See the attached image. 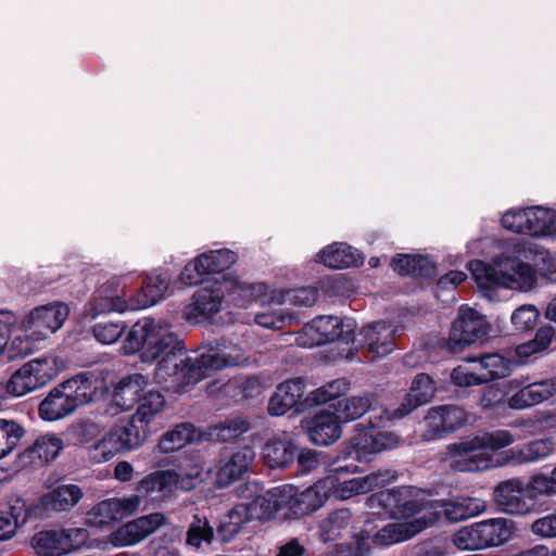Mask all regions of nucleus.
<instances>
[{"mask_svg":"<svg viewBox=\"0 0 556 556\" xmlns=\"http://www.w3.org/2000/svg\"><path fill=\"white\" fill-rule=\"evenodd\" d=\"M124 350L129 354L140 352L144 363H156L155 378L176 392L185 391L215 370L247 361L240 346L225 340L199 357L189 356L184 341L165 317L137 320L127 333Z\"/></svg>","mask_w":556,"mask_h":556,"instance_id":"f257e3e1","label":"nucleus"},{"mask_svg":"<svg viewBox=\"0 0 556 556\" xmlns=\"http://www.w3.org/2000/svg\"><path fill=\"white\" fill-rule=\"evenodd\" d=\"M500 253L490 262L472 261L469 263L470 273L481 295L489 301L500 300L501 290L527 292L538 280L536 269L521 261L518 253L521 245L514 241L498 243Z\"/></svg>","mask_w":556,"mask_h":556,"instance_id":"f03ea898","label":"nucleus"},{"mask_svg":"<svg viewBox=\"0 0 556 556\" xmlns=\"http://www.w3.org/2000/svg\"><path fill=\"white\" fill-rule=\"evenodd\" d=\"M514 531L513 521L491 518L459 529L453 535V542L463 551L501 546L513 538Z\"/></svg>","mask_w":556,"mask_h":556,"instance_id":"7ed1b4c3","label":"nucleus"},{"mask_svg":"<svg viewBox=\"0 0 556 556\" xmlns=\"http://www.w3.org/2000/svg\"><path fill=\"white\" fill-rule=\"evenodd\" d=\"M502 226L515 233L556 239V210L544 206L511 208L501 218Z\"/></svg>","mask_w":556,"mask_h":556,"instance_id":"20e7f679","label":"nucleus"},{"mask_svg":"<svg viewBox=\"0 0 556 556\" xmlns=\"http://www.w3.org/2000/svg\"><path fill=\"white\" fill-rule=\"evenodd\" d=\"M241 287L244 283L237 278L224 276L223 280H207L193 295L192 302L184 309V317L190 323H199L217 314L223 304L225 292L242 296Z\"/></svg>","mask_w":556,"mask_h":556,"instance_id":"39448f33","label":"nucleus"},{"mask_svg":"<svg viewBox=\"0 0 556 556\" xmlns=\"http://www.w3.org/2000/svg\"><path fill=\"white\" fill-rule=\"evenodd\" d=\"M357 467L354 466V471ZM351 470L348 466L337 467L331 470L324 480L329 483V497L333 496L338 501H346L356 495L365 494L377 488H381L396 479V473L391 469H380L364 477L344 479L343 475Z\"/></svg>","mask_w":556,"mask_h":556,"instance_id":"423d86ee","label":"nucleus"},{"mask_svg":"<svg viewBox=\"0 0 556 556\" xmlns=\"http://www.w3.org/2000/svg\"><path fill=\"white\" fill-rule=\"evenodd\" d=\"M356 323L352 318L319 316L304 325L295 336V342L302 348H314L336 340L349 344L354 341Z\"/></svg>","mask_w":556,"mask_h":556,"instance_id":"0eeeda50","label":"nucleus"},{"mask_svg":"<svg viewBox=\"0 0 556 556\" xmlns=\"http://www.w3.org/2000/svg\"><path fill=\"white\" fill-rule=\"evenodd\" d=\"M139 432L136 427H130L127 422L115 426L86 446L87 455L91 462L102 464L118 454L135 451L144 443L143 434Z\"/></svg>","mask_w":556,"mask_h":556,"instance_id":"6e6552de","label":"nucleus"},{"mask_svg":"<svg viewBox=\"0 0 556 556\" xmlns=\"http://www.w3.org/2000/svg\"><path fill=\"white\" fill-rule=\"evenodd\" d=\"M70 312L62 301L36 306L23 318L22 329L31 340H45L63 327Z\"/></svg>","mask_w":556,"mask_h":556,"instance_id":"1a4fd4ad","label":"nucleus"},{"mask_svg":"<svg viewBox=\"0 0 556 556\" xmlns=\"http://www.w3.org/2000/svg\"><path fill=\"white\" fill-rule=\"evenodd\" d=\"M490 331L491 325L486 318L475 308L464 305L452 325L447 349L457 353L466 345L482 339Z\"/></svg>","mask_w":556,"mask_h":556,"instance_id":"9d476101","label":"nucleus"},{"mask_svg":"<svg viewBox=\"0 0 556 556\" xmlns=\"http://www.w3.org/2000/svg\"><path fill=\"white\" fill-rule=\"evenodd\" d=\"M139 506V495L106 498L88 510L86 522L97 529H109L136 513Z\"/></svg>","mask_w":556,"mask_h":556,"instance_id":"9b49d317","label":"nucleus"},{"mask_svg":"<svg viewBox=\"0 0 556 556\" xmlns=\"http://www.w3.org/2000/svg\"><path fill=\"white\" fill-rule=\"evenodd\" d=\"M328 485L324 478L304 490L283 485L282 501L287 502V510L295 516H305L318 510L330 498Z\"/></svg>","mask_w":556,"mask_h":556,"instance_id":"f8f14e48","label":"nucleus"},{"mask_svg":"<svg viewBox=\"0 0 556 556\" xmlns=\"http://www.w3.org/2000/svg\"><path fill=\"white\" fill-rule=\"evenodd\" d=\"M445 459L457 471H480L490 467V454L480 446L477 437L447 446Z\"/></svg>","mask_w":556,"mask_h":556,"instance_id":"ddd939ff","label":"nucleus"},{"mask_svg":"<svg viewBox=\"0 0 556 556\" xmlns=\"http://www.w3.org/2000/svg\"><path fill=\"white\" fill-rule=\"evenodd\" d=\"M249 494H243V501L238 507L245 508L248 520H265L270 518L278 510L287 509V502L282 501V486L258 494L256 483L250 482L245 485Z\"/></svg>","mask_w":556,"mask_h":556,"instance_id":"4468645a","label":"nucleus"},{"mask_svg":"<svg viewBox=\"0 0 556 556\" xmlns=\"http://www.w3.org/2000/svg\"><path fill=\"white\" fill-rule=\"evenodd\" d=\"M469 421L468 414L454 405H442L429 409L425 417L424 439L431 441L454 432Z\"/></svg>","mask_w":556,"mask_h":556,"instance_id":"2eb2a0df","label":"nucleus"},{"mask_svg":"<svg viewBox=\"0 0 556 556\" xmlns=\"http://www.w3.org/2000/svg\"><path fill=\"white\" fill-rule=\"evenodd\" d=\"M166 521L167 517L163 513H152L139 517L112 532L109 541L116 547L135 545L153 534Z\"/></svg>","mask_w":556,"mask_h":556,"instance_id":"dca6fc26","label":"nucleus"},{"mask_svg":"<svg viewBox=\"0 0 556 556\" xmlns=\"http://www.w3.org/2000/svg\"><path fill=\"white\" fill-rule=\"evenodd\" d=\"M247 292L256 295V300L264 303L290 304L296 307L313 306L318 300V292L315 288L305 287L290 291L273 289L266 283H254L244 289Z\"/></svg>","mask_w":556,"mask_h":556,"instance_id":"f3484780","label":"nucleus"},{"mask_svg":"<svg viewBox=\"0 0 556 556\" xmlns=\"http://www.w3.org/2000/svg\"><path fill=\"white\" fill-rule=\"evenodd\" d=\"M397 331L399 327L391 321L371 323L361 330L358 342L366 345L368 356L376 359L392 352Z\"/></svg>","mask_w":556,"mask_h":556,"instance_id":"a211bd4d","label":"nucleus"},{"mask_svg":"<svg viewBox=\"0 0 556 556\" xmlns=\"http://www.w3.org/2000/svg\"><path fill=\"white\" fill-rule=\"evenodd\" d=\"M131 305V299L118 294L114 282H105L94 291L91 300L85 306L84 315L86 318L96 319L102 314L135 311Z\"/></svg>","mask_w":556,"mask_h":556,"instance_id":"6ab92c4d","label":"nucleus"},{"mask_svg":"<svg viewBox=\"0 0 556 556\" xmlns=\"http://www.w3.org/2000/svg\"><path fill=\"white\" fill-rule=\"evenodd\" d=\"M370 413V425L380 427L390 418L387 408L377 406L376 399L370 396H351L340 400L336 405V413L341 421H353L365 413Z\"/></svg>","mask_w":556,"mask_h":556,"instance_id":"aec40b11","label":"nucleus"},{"mask_svg":"<svg viewBox=\"0 0 556 556\" xmlns=\"http://www.w3.org/2000/svg\"><path fill=\"white\" fill-rule=\"evenodd\" d=\"M305 383L302 379H290L281 382L268 402V413L271 416H282L292 408L305 409Z\"/></svg>","mask_w":556,"mask_h":556,"instance_id":"412c9836","label":"nucleus"},{"mask_svg":"<svg viewBox=\"0 0 556 556\" xmlns=\"http://www.w3.org/2000/svg\"><path fill=\"white\" fill-rule=\"evenodd\" d=\"M148 387L149 379L141 374L123 378L114 387L108 414L115 416L132 408Z\"/></svg>","mask_w":556,"mask_h":556,"instance_id":"4be33fe9","label":"nucleus"},{"mask_svg":"<svg viewBox=\"0 0 556 556\" xmlns=\"http://www.w3.org/2000/svg\"><path fill=\"white\" fill-rule=\"evenodd\" d=\"M432 523H434V518L425 513L412 520L401 519V521L388 523L378 530L372 538V543L383 546L396 544L412 539Z\"/></svg>","mask_w":556,"mask_h":556,"instance_id":"5701e85b","label":"nucleus"},{"mask_svg":"<svg viewBox=\"0 0 556 556\" xmlns=\"http://www.w3.org/2000/svg\"><path fill=\"white\" fill-rule=\"evenodd\" d=\"M485 508L486 503L483 500L459 496L431 504L429 517H433L435 522L439 515L442 514L447 520L457 522L475 517L483 513Z\"/></svg>","mask_w":556,"mask_h":556,"instance_id":"b1692460","label":"nucleus"},{"mask_svg":"<svg viewBox=\"0 0 556 556\" xmlns=\"http://www.w3.org/2000/svg\"><path fill=\"white\" fill-rule=\"evenodd\" d=\"M252 286L253 285L244 283V287H241V298L243 300L247 299L250 303L247 305L242 303L241 306L249 308L253 303L260 306V309L253 313L255 324L268 329H281L283 326L290 324L294 319L293 314L280 307L282 304L268 302L263 304L261 301L256 300L255 294H251L244 290ZM233 301H236L240 305L238 298H235Z\"/></svg>","mask_w":556,"mask_h":556,"instance_id":"393cba45","label":"nucleus"},{"mask_svg":"<svg viewBox=\"0 0 556 556\" xmlns=\"http://www.w3.org/2000/svg\"><path fill=\"white\" fill-rule=\"evenodd\" d=\"M139 405L134 415L130 416L127 424L136 427L140 434H143V441L150 435V425L153 419L160 415L165 407L164 396L155 390L146 389L139 399Z\"/></svg>","mask_w":556,"mask_h":556,"instance_id":"a878e982","label":"nucleus"},{"mask_svg":"<svg viewBox=\"0 0 556 556\" xmlns=\"http://www.w3.org/2000/svg\"><path fill=\"white\" fill-rule=\"evenodd\" d=\"M526 485L521 479L501 482L494 491V497L501 509L511 515H522L531 510L525 498Z\"/></svg>","mask_w":556,"mask_h":556,"instance_id":"bb28decb","label":"nucleus"},{"mask_svg":"<svg viewBox=\"0 0 556 556\" xmlns=\"http://www.w3.org/2000/svg\"><path fill=\"white\" fill-rule=\"evenodd\" d=\"M77 405L64 382L53 388L40 403L39 416L47 421H55L71 415Z\"/></svg>","mask_w":556,"mask_h":556,"instance_id":"cd10ccee","label":"nucleus"},{"mask_svg":"<svg viewBox=\"0 0 556 556\" xmlns=\"http://www.w3.org/2000/svg\"><path fill=\"white\" fill-rule=\"evenodd\" d=\"M386 501L393 507V514L399 519L412 520L422 513L430 516V506L420 507L416 500V491L412 486H399L388 493H381Z\"/></svg>","mask_w":556,"mask_h":556,"instance_id":"c85d7f7f","label":"nucleus"},{"mask_svg":"<svg viewBox=\"0 0 556 556\" xmlns=\"http://www.w3.org/2000/svg\"><path fill=\"white\" fill-rule=\"evenodd\" d=\"M77 407L100 399L108 390L100 374H81L65 381Z\"/></svg>","mask_w":556,"mask_h":556,"instance_id":"c756f323","label":"nucleus"},{"mask_svg":"<svg viewBox=\"0 0 556 556\" xmlns=\"http://www.w3.org/2000/svg\"><path fill=\"white\" fill-rule=\"evenodd\" d=\"M84 496V492L77 484L58 482L48 485V491L41 497L46 509L63 513L76 506Z\"/></svg>","mask_w":556,"mask_h":556,"instance_id":"7c9ffc66","label":"nucleus"},{"mask_svg":"<svg viewBox=\"0 0 556 556\" xmlns=\"http://www.w3.org/2000/svg\"><path fill=\"white\" fill-rule=\"evenodd\" d=\"M170 276L167 271H153L149 275L137 295L130 296L135 311L153 306L162 301L169 289Z\"/></svg>","mask_w":556,"mask_h":556,"instance_id":"2f4dec72","label":"nucleus"},{"mask_svg":"<svg viewBox=\"0 0 556 556\" xmlns=\"http://www.w3.org/2000/svg\"><path fill=\"white\" fill-rule=\"evenodd\" d=\"M176 470H157L142 478L137 492L139 497H160L178 491Z\"/></svg>","mask_w":556,"mask_h":556,"instance_id":"473e14b6","label":"nucleus"},{"mask_svg":"<svg viewBox=\"0 0 556 556\" xmlns=\"http://www.w3.org/2000/svg\"><path fill=\"white\" fill-rule=\"evenodd\" d=\"M340 421L341 419L337 413L320 412L311 421L308 428L311 440L317 445H328L336 442L342 435Z\"/></svg>","mask_w":556,"mask_h":556,"instance_id":"72a5a7b5","label":"nucleus"},{"mask_svg":"<svg viewBox=\"0 0 556 556\" xmlns=\"http://www.w3.org/2000/svg\"><path fill=\"white\" fill-rule=\"evenodd\" d=\"M355 520L349 508H339L329 513L318 526V535L324 543L342 539L354 528Z\"/></svg>","mask_w":556,"mask_h":556,"instance_id":"f704fd0d","label":"nucleus"},{"mask_svg":"<svg viewBox=\"0 0 556 556\" xmlns=\"http://www.w3.org/2000/svg\"><path fill=\"white\" fill-rule=\"evenodd\" d=\"M254 459V452L250 447H243L222 462L216 472V483L226 486L238 480L249 469Z\"/></svg>","mask_w":556,"mask_h":556,"instance_id":"c9c22d12","label":"nucleus"},{"mask_svg":"<svg viewBox=\"0 0 556 556\" xmlns=\"http://www.w3.org/2000/svg\"><path fill=\"white\" fill-rule=\"evenodd\" d=\"M317 262L330 268H348L363 263L361 253L346 243H333L317 254Z\"/></svg>","mask_w":556,"mask_h":556,"instance_id":"e433bc0d","label":"nucleus"},{"mask_svg":"<svg viewBox=\"0 0 556 556\" xmlns=\"http://www.w3.org/2000/svg\"><path fill=\"white\" fill-rule=\"evenodd\" d=\"M296 448L287 438H273L268 440L263 450L264 463L273 469H283L293 463Z\"/></svg>","mask_w":556,"mask_h":556,"instance_id":"4c0bfd02","label":"nucleus"},{"mask_svg":"<svg viewBox=\"0 0 556 556\" xmlns=\"http://www.w3.org/2000/svg\"><path fill=\"white\" fill-rule=\"evenodd\" d=\"M554 448L555 443L552 439H536L522 446L508 450L506 458L517 464H532L548 457Z\"/></svg>","mask_w":556,"mask_h":556,"instance_id":"58836bf2","label":"nucleus"},{"mask_svg":"<svg viewBox=\"0 0 556 556\" xmlns=\"http://www.w3.org/2000/svg\"><path fill=\"white\" fill-rule=\"evenodd\" d=\"M62 439L53 433H46L36 439L23 457L28 458L31 464H43L53 460L63 450Z\"/></svg>","mask_w":556,"mask_h":556,"instance_id":"ea45409f","label":"nucleus"},{"mask_svg":"<svg viewBox=\"0 0 556 556\" xmlns=\"http://www.w3.org/2000/svg\"><path fill=\"white\" fill-rule=\"evenodd\" d=\"M199 437V432L191 424L182 422L164 433L160 439L157 446L162 453H173L185 445L197 441Z\"/></svg>","mask_w":556,"mask_h":556,"instance_id":"a19ab883","label":"nucleus"},{"mask_svg":"<svg viewBox=\"0 0 556 556\" xmlns=\"http://www.w3.org/2000/svg\"><path fill=\"white\" fill-rule=\"evenodd\" d=\"M478 371L483 383L506 377L511 371V362L498 353H486L476 357Z\"/></svg>","mask_w":556,"mask_h":556,"instance_id":"79ce46f5","label":"nucleus"},{"mask_svg":"<svg viewBox=\"0 0 556 556\" xmlns=\"http://www.w3.org/2000/svg\"><path fill=\"white\" fill-rule=\"evenodd\" d=\"M391 266L400 275L428 277L434 273L433 263L422 255L400 254L393 258Z\"/></svg>","mask_w":556,"mask_h":556,"instance_id":"37998d69","label":"nucleus"},{"mask_svg":"<svg viewBox=\"0 0 556 556\" xmlns=\"http://www.w3.org/2000/svg\"><path fill=\"white\" fill-rule=\"evenodd\" d=\"M38 384L45 387L65 368V362L56 355H46L27 362Z\"/></svg>","mask_w":556,"mask_h":556,"instance_id":"c03bdc74","label":"nucleus"},{"mask_svg":"<svg viewBox=\"0 0 556 556\" xmlns=\"http://www.w3.org/2000/svg\"><path fill=\"white\" fill-rule=\"evenodd\" d=\"M372 430L356 426V433L350 439L345 447V457L357 462H370L375 456L371 441Z\"/></svg>","mask_w":556,"mask_h":556,"instance_id":"a18cd8bd","label":"nucleus"},{"mask_svg":"<svg viewBox=\"0 0 556 556\" xmlns=\"http://www.w3.org/2000/svg\"><path fill=\"white\" fill-rule=\"evenodd\" d=\"M214 540V530L206 517L194 515L186 532L187 546L200 549L204 544L208 545Z\"/></svg>","mask_w":556,"mask_h":556,"instance_id":"49530a36","label":"nucleus"},{"mask_svg":"<svg viewBox=\"0 0 556 556\" xmlns=\"http://www.w3.org/2000/svg\"><path fill=\"white\" fill-rule=\"evenodd\" d=\"M350 389V383L345 379H336L328 382L320 388H317L306 393V406L312 407L315 405L325 404L331 400H334L345 394Z\"/></svg>","mask_w":556,"mask_h":556,"instance_id":"de8ad7c7","label":"nucleus"},{"mask_svg":"<svg viewBox=\"0 0 556 556\" xmlns=\"http://www.w3.org/2000/svg\"><path fill=\"white\" fill-rule=\"evenodd\" d=\"M30 545L39 556L63 555L60 529L42 530L37 532L31 538Z\"/></svg>","mask_w":556,"mask_h":556,"instance_id":"09e8293b","label":"nucleus"},{"mask_svg":"<svg viewBox=\"0 0 556 556\" xmlns=\"http://www.w3.org/2000/svg\"><path fill=\"white\" fill-rule=\"evenodd\" d=\"M507 388L509 390L518 389V391L507 400V406L509 408L520 410L538 405L527 377H518L508 380Z\"/></svg>","mask_w":556,"mask_h":556,"instance_id":"8fccbe9b","label":"nucleus"},{"mask_svg":"<svg viewBox=\"0 0 556 556\" xmlns=\"http://www.w3.org/2000/svg\"><path fill=\"white\" fill-rule=\"evenodd\" d=\"M237 261V254L230 250H216L199 256V266L206 274L218 273L229 268Z\"/></svg>","mask_w":556,"mask_h":556,"instance_id":"3c124183","label":"nucleus"},{"mask_svg":"<svg viewBox=\"0 0 556 556\" xmlns=\"http://www.w3.org/2000/svg\"><path fill=\"white\" fill-rule=\"evenodd\" d=\"M34 374L27 363L18 368L7 383L5 390L13 396H23L31 391L39 389Z\"/></svg>","mask_w":556,"mask_h":556,"instance_id":"603ef678","label":"nucleus"},{"mask_svg":"<svg viewBox=\"0 0 556 556\" xmlns=\"http://www.w3.org/2000/svg\"><path fill=\"white\" fill-rule=\"evenodd\" d=\"M245 508L236 505L217 528V535L223 543L231 541L241 530L242 526L249 522Z\"/></svg>","mask_w":556,"mask_h":556,"instance_id":"864d4df0","label":"nucleus"},{"mask_svg":"<svg viewBox=\"0 0 556 556\" xmlns=\"http://www.w3.org/2000/svg\"><path fill=\"white\" fill-rule=\"evenodd\" d=\"M475 363L476 357H467L464 364L455 367L450 375L452 383L459 388L483 384L477 367L471 366Z\"/></svg>","mask_w":556,"mask_h":556,"instance_id":"5fc2aeb1","label":"nucleus"},{"mask_svg":"<svg viewBox=\"0 0 556 556\" xmlns=\"http://www.w3.org/2000/svg\"><path fill=\"white\" fill-rule=\"evenodd\" d=\"M372 540L367 529H362L353 534V542L339 546V556H371Z\"/></svg>","mask_w":556,"mask_h":556,"instance_id":"6e6d98bb","label":"nucleus"},{"mask_svg":"<svg viewBox=\"0 0 556 556\" xmlns=\"http://www.w3.org/2000/svg\"><path fill=\"white\" fill-rule=\"evenodd\" d=\"M22 435L23 429L16 422L0 419V458L16 447Z\"/></svg>","mask_w":556,"mask_h":556,"instance_id":"4d7b16f0","label":"nucleus"},{"mask_svg":"<svg viewBox=\"0 0 556 556\" xmlns=\"http://www.w3.org/2000/svg\"><path fill=\"white\" fill-rule=\"evenodd\" d=\"M249 429L250 425L247 419L232 418L216 426L214 433L217 439L225 442H231L240 438Z\"/></svg>","mask_w":556,"mask_h":556,"instance_id":"13d9d810","label":"nucleus"},{"mask_svg":"<svg viewBox=\"0 0 556 556\" xmlns=\"http://www.w3.org/2000/svg\"><path fill=\"white\" fill-rule=\"evenodd\" d=\"M480 446L490 454V451L506 447L515 442L514 435L506 430H496L482 435H476Z\"/></svg>","mask_w":556,"mask_h":556,"instance_id":"bf43d9fd","label":"nucleus"},{"mask_svg":"<svg viewBox=\"0 0 556 556\" xmlns=\"http://www.w3.org/2000/svg\"><path fill=\"white\" fill-rule=\"evenodd\" d=\"M539 318V311L531 304L516 308L511 315V323L519 331H527L534 327Z\"/></svg>","mask_w":556,"mask_h":556,"instance_id":"052dcab7","label":"nucleus"},{"mask_svg":"<svg viewBox=\"0 0 556 556\" xmlns=\"http://www.w3.org/2000/svg\"><path fill=\"white\" fill-rule=\"evenodd\" d=\"M125 330V326L121 321L99 323L93 328L96 339L103 344H112L116 342Z\"/></svg>","mask_w":556,"mask_h":556,"instance_id":"680f3d73","label":"nucleus"},{"mask_svg":"<svg viewBox=\"0 0 556 556\" xmlns=\"http://www.w3.org/2000/svg\"><path fill=\"white\" fill-rule=\"evenodd\" d=\"M526 490L531 498L555 494L556 483L554 482L553 475L551 473V477L544 475L533 476L526 486Z\"/></svg>","mask_w":556,"mask_h":556,"instance_id":"e2e57ef3","label":"nucleus"},{"mask_svg":"<svg viewBox=\"0 0 556 556\" xmlns=\"http://www.w3.org/2000/svg\"><path fill=\"white\" fill-rule=\"evenodd\" d=\"M409 391L412 396H416L422 404H426L434 396L435 386L430 376L419 374L413 380Z\"/></svg>","mask_w":556,"mask_h":556,"instance_id":"0e129e2a","label":"nucleus"},{"mask_svg":"<svg viewBox=\"0 0 556 556\" xmlns=\"http://www.w3.org/2000/svg\"><path fill=\"white\" fill-rule=\"evenodd\" d=\"M63 554L83 546L87 539L88 532L83 528L60 529Z\"/></svg>","mask_w":556,"mask_h":556,"instance_id":"69168bd1","label":"nucleus"},{"mask_svg":"<svg viewBox=\"0 0 556 556\" xmlns=\"http://www.w3.org/2000/svg\"><path fill=\"white\" fill-rule=\"evenodd\" d=\"M534 262L544 278L551 282H556V254L549 251H539L535 254Z\"/></svg>","mask_w":556,"mask_h":556,"instance_id":"338daca9","label":"nucleus"},{"mask_svg":"<svg viewBox=\"0 0 556 556\" xmlns=\"http://www.w3.org/2000/svg\"><path fill=\"white\" fill-rule=\"evenodd\" d=\"M531 531L534 535L542 539L556 538V509L553 513L536 519L531 525Z\"/></svg>","mask_w":556,"mask_h":556,"instance_id":"774afa93","label":"nucleus"}]
</instances>
